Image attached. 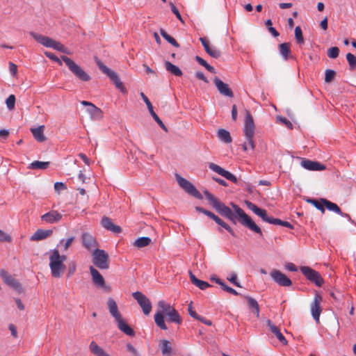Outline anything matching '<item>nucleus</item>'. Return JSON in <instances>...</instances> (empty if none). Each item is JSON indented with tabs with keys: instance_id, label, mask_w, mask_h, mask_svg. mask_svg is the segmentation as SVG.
Segmentation results:
<instances>
[{
	"instance_id": "1",
	"label": "nucleus",
	"mask_w": 356,
	"mask_h": 356,
	"mask_svg": "<svg viewBox=\"0 0 356 356\" xmlns=\"http://www.w3.org/2000/svg\"><path fill=\"white\" fill-rule=\"evenodd\" d=\"M204 194L213 207L222 216L229 219L234 224H236L238 220L243 226L251 231L262 236L261 228L248 216L244 211L238 205L232 203L231 205L234 211L225 204L220 202L214 195L208 191H205Z\"/></svg>"
},
{
	"instance_id": "2",
	"label": "nucleus",
	"mask_w": 356,
	"mask_h": 356,
	"mask_svg": "<svg viewBox=\"0 0 356 356\" xmlns=\"http://www.w3.org/2000/svg\"><path fill=\"white\" fill-rule=\"evenodd\" d=\"M158 306L161 308V311H158L154 315V321L156 325L162 330H168L164 321V314L168 317L170 322L181 324L182 322L181 318L177 311L172 307L169 303L163 300H160L158 302Z\"/></svg>"
},
{
	"instance_id": "3",
	"label": "nucleus",
	"mask_w": 356,
	"mask_h": 356,
	"mask_svg": "<svg viewBox=\"0 0 356 356\" xmlns=\"http://www.w3.org/2000/svg\"><path fill=\"white\" fill-rule=\"evenodd\" d=\"M49 254V265L51 275L55 278H59L63 275L66 268L64 264V261L66 259V256L60 255L58 250L56 248L51 250Z\"/></svg>"
},
{
	"instance_id": "4",
	"label": "nucleus",
	"mask_w": 356,
	"mask_h": 356,
	"mask_svg": "<svg viewBox=\"0 0 356 356\" xmlns=\"http://www.w3.org/2000/svg\"><path fill=\"white\" fill-rule=\"evenodd\" d=\"M255 131V125L253 120V117L251 113L247 110L245 111V119L243 132L246 138V142L243 145V149L244 151H247L248 149H254L255 144L254 141Z\"/></svg>"
},
{
	"instance_id": "5",
	"label": "nucleus",
	"mask_w": 356,
	"mask_h": 356,
	"mask_svg": "<svg viewBox=\"0 0 356 356\" xmlns=\"http://www.w3.org/2000/svg\"><path fill=\"white\" fill-rule=\"evenodd\" d=\"M30 35H31L38 42L41 44L42 45L52 48L55 50H57L58 51L70 54V51L67 48H66L63 44H61L60 42L56 41L53 40L51 38H49L47 36L42 35L41 34L37 33L33 31L29 32Z\"/></svg>"
},
{
	"instance_id": "6",
	"label": "nucleus",
	"mask_w": 356,
	"mask_h": 356,
	"mask_svg": "<svg viewBox=\"0 0 356 356\" xmlns=\"http://www.w3.org/2000/svg\"><path fill=\"white\" fill-rule=\"evenodd\" d=\"M62 60L68 67L69 70L73 74L82 81H88L90 80V76L74 60L65 56H61Z\"/></svg>"
},
{
	"instance_id": "7",
	"label": "nucleus",
	"mask_w": 356,
	"mask_h": 356,
	"mask_svg": "<svg viewBox=\"0 0 356 356\" xmlns=\"http://www.w3.org/2000/svg\"><path fill=\"white\" fill-rule=\"evenodd\" d=\"M92 263L100 269L109 268V256L106 251L96 248L92 253Z\"/></svg>"
},
{
	"instance_id": "8",
	"label": "nucleus",
	"mask_w": 356,
	"mask_h": 356,
	"mask_svg": "<svg viewBox=\"0 0 356 356\" xmlns=\"http://www.w3.org/2000/svg\"><path fill=\"white\" fill-rule=\"evenodd\" d=\"M96 63L98 65L100 70L111 79V80L114 83L115 87L118 89H119L121 92L124 93L127 92L126 88H124L122 82L120 81L116 72L106 67L105 65L103 64L102 62H101L99 60L96 61Z\"/></svg>"
},
{
	"instance_id": "9",
	"label": "nucleus",
	"mask_w": 356,
	"mask_h": 356,
	"mask_svg": "<svg viewBox=\"0 0 356 356\" xmlns=\"http://www.w3.org/2000/svg\"><path fill=\"white\" fill-rule=\"evenodd\" d=\"M176 179L181 188H182L189 195L199 199H202V194L196 189V188L188 180L183 178L179 175L176 174Z\"/></svg>"
},
{
	"instance_id": "10",
	"label": "nucleus",
	"mask_w": 356,
	"mask_h": 356,
	"mask_svg": "<svg viewBox=\"0 0 356 356\" xmlns=\"http://www.w3.org/2000/svg\"><path fill=\"white\" fill-rule=\"evenodd\" d=\"M300 270L307 280L315 283L318 286H321L323 284V279L321 276L320 273L310 267L302 266L300 268Z\"/></svg>"
},
{
	"instance_id": "11",
	"label": "nucleus",
	"mask_w": 356,
	"mask_h": 356,
	"mask_svg": "<svg viewBox=\"0 0 356 356\" xmlns=\"http://www.w3.org/2000/svg\"><path fill=\"white\" fill-rule=\"evenodd\" d=\"M132 296L142 308L143 313L148 315L152 310V303L149 298L140 291L133 293Z\"/></svg>"
},
{
	"instance_id": "12",
	"label": "nucleus",
	"mask_w": 356,
	"mask_h": 356,
	"mask_svg": "<svg viewBox=\"0 0 356 356\" xmlns=\"http://www.w3.org/2000/svg\"><path fill=\"white\" fill-rule=\"evenodd\" d=\"M270 275L274 282L281 286H290L292 285L291 280L279 270H272Z\"/></svg>"
},
{
	"instance_id": "13",
	"label": "nucleus",
	"mask_w": 356,
	"mask_h": 356,
	"mask_svg": "<svg viewBox=\"0 0 356 356\" xmlns=\"http://www.w3.org/2000/svg\"><path fill=\"white\" fill-rule=\"evenodd\" d=\"M81 104L87 106L86 111L92 120H99L103 118L102 111L92 103L87 101H81Z\"/></svg>"
},
{
	"instance_id": "14",
	"label": "nucleus",
	"mask_w": 356,
	"mask_h": 356,
	"mask_svg": "<svg viewBox=\"0 0 356 356\" xmlns=\"http://www.w3.org/2000/svg\"><path fill=\"white\" fill-rule=\"evenodd\" d=\"M209 168L211 170L217 172L218 175L224 177L229 181H231L235 184H236L238 182V179L235 175H234L229 171L225 170V169H223L220 166L218 165L217 164H215L213 163H210L209 164Z\"/></svg>"
},
{
	"instance_id": "15",
	"label": "nucleus",
	"mask_w": 356,
	"mask_h": 356,
	"mask_svg": "<svg viewBox=\"0 0 356 356\" xmlns=\"http://www.w3.org/2000/svg\"><path fill=\"white\" fill-rule=\"evenodd\" d=\"M322 301V297L316 294L314 296V300L310 306L311 313L314 318V319L316 321H319V317L321 315V313L322 312L321 307V302Z\"/></svg>"
},
{
	"instance_id": "16",
	"label": "nucleus",
	"mask_w": 356,
	"mask_h": 356,
	"mask_svg": "<svg viewBox=\"0 0 356 356\" xmlns=\"http://www.w3.org/2000/svg\"><path fill=\"white\" fill-rule=\"evenodd\" d=\"M245 204L248 208L252 211L257 216L260 217L264 221L270 223L272 217L268 216L267 211L265 209L259 208L254 203L246 201Z\"/></svg>"
},
{
	"instance_id": "17",
	"label": "nucleus",
	"mask_w": 356,
	"mask_h": 356,
	"mask_svg": "<svg viewBox=\"0 0 356 356\" xmlns=\"http://www.w3.org/2000/svg\"><path fill=\"white\" fill-rule=\"evenodd\" d=\"M62 214L56 210H51L42 216H41V220L48 224H53L58 222L62 219Z\"/></svg>"
},
{
	"instance_id": "18",
	"label": "nucleus",
	"mask_w": 356,
	"mask_h": 356,
	"mask_svg": "<svg viewBox=\"0 0 356 356\" xmlns=\"http://www.w3.org/2000/svg\"><path fill=\"white\" fill-rule=\"evenodd\" d=\"M140 96L143 101L145 102V104L147 105V107L154 120L158 123V124L161 127V128L163 130H164L165 131H168L167 127L165 126V124L163 123V122L156 115V113L154 111L152 104L147 98V97L143 92L140 93Z\"/></svg>"
},
{
	"instance_id": "19",
	"label": "nucleus",
	"mask_w": 356,
	"mask_h": 356,
	"mask_svg": "<svg viewBox=\"0 0 356 356\" xmlns=\"http://www.w3.org/2000/svg\"><path fill=\"white\" fill-rule=\"evenodd\" d=\"M82 244L88 250H95L97 248L98 243L96 238L89 233H83L81 236Z\"/></svg>"
},
{
	"instance_id": "20",
	"label": "nucleus",
	"mask_w": 356,
	"mask_h": 356,
	"mask_svg": "<svg viewBox=\"0 0 356 356\" xmlns=\"http://www.w3.org/2000/svg\"><path fill=\"white\" fill-rule=\"evenodd\" d=\"M213 82L219 92L226 97H232L234 93L229 86L218 78H215Z\"/></svg>"
},
{
	"instance_id": "21",
	"label": "nucleus",
	"mask_w": 356,
	"mask_h": 356,
	"mask_svg": "<svg viewBox=\"0 0 356 356\" xmlns=\"http://www.w3.org/2000/svg\"><path fill=\"white\" fill-rule=\"evenodd\" d=\"M200 40L204 47L205 51L211 57L214 58H218L221 56L220 50L216 49L215 47H212L209 44L208 40L205 38H200Z\"/></svg>"
},
{
	"instance_id": "22",
	"label": "nucleus",
	"mask_w": 356,
	"mask_h": 356,
	"mask_svg": "<svg viewBox=\"0 0 356 356\" xmlns=\"http://www.w3.org/2000/svg\"><path fill=\"white\" fill-rule=\"evenodd\" d=\"M301 166L309 170L319 171L325 169V166L317 161H313L309 159H303L301 162Z\"/></svg>"
},
{
	"instance_id": "23",
	"label": "nucleus",
	"mask_w": 356,
	"mask_h": 356,
	"mask_svg": "<svg viewBox=\"0 0 356 356\" xmlns=\"http://www.w3.org/2000/svg\"><path fill=\"white\" fill-rule=\"evenodd\" d=\"M102 225L107 230H109L115 234H120L122 232V229L120 226L115 225L111 219L108 217H103L101 221Z\"/></svg>"
},
{
	"instance_id": "24",
	"label": "nucleus",
	"mask_w": 356,
	"mask_h": 356,
	"mask_svg": "<svg viewBox=\"0 0 356 356\" xmlns=\"http://www.w3.org/2000/svg\"><path fill=\"white\" fill-rule=\"evenodd\" d=\"M53 234L52 229H38L35 231V232L31 236V241H38L44 240L49 236H51Z\"/></svg>"
},
{
	"instance_id": "25",
	"label": "nucleus",
	"mask_w": 356,
	"mask_h": 356,
	"mask_svg": "<svg viewBox=\"0 0 356 356\" xmlns=\"http://www.w3.org/2000/svg\"><path fill=\"white\" fill-rule=\"evenodd\" d=\"M90 272L92 276L93 282L100 287H104L105 285V280L99 272L92 266L90 267Z\"/></svg>"
},
{
	"instance_id": "26",
	"label": "nucleus",
	"mask_w": 356,
	"mask_h": 356,
	"mask_svg": "<svg viewBox=\"0 0 356 356\" xmlns=\"http://www.w3.org/2000/svg\"><path fill=\"white\" fill-rule=\"evenodd\" d=\"M107 305L111 315L115 319H119L122 317L120 312L118 310L116 302L112 298H109L107 301Z\"/></svg>"
},
{
	"instance_id": "27",
	"label": "nucleus",
	"mask_w": 356,
	"mask_h": 356,
	"mask_svg": "<svg viewBox=\"0 0 356 356\" xmlns=\"http://www.w3.org/2000/svg\"><path fill=\"white\" fill-rule=\"evenodd\" d=\"M0 275L6 283L8 285L14 287L15 289H19L21 287L20 284L14 279L10 275H9L6 270H1Z\"/></svg>"
},
{
	"instance_id": "28",
	"label": "nucleus",
	"mask_w": 356,
	"mask_h": 356,
	"mask_svg": "<svg viewBox=\"0 0 356 356\" xmlns=\"http://www.w3.org/2000/svg\"><path fill=\"white\" fill-rule=\"evenodd\" d=\"M267 325L269 327V330L271 331L272 333H273L276 336L278 340L282 344L286 345L287 343V341L283 336V334L281 333L280 329L275 325H274L270 320L267 321Z\"/></svg>"
},
{
	"instance_id": "29",
	"label": "nucleus",
	"mask_w": 356,
	"mask_h": 356,
	"mask_svg": "<svg viewBox=\"0 0 356 356\" xmlns=\"http://www.w3.org/2000/svg\"><path fill=\"white\" fill-rule=\"evenodd\" d=\"M115 321L120 331L128 336H134L135 334L133 329L123 320L122 317H120V320L117 319Z\"/></svg>"
},
{
	"instance_id": "30",
	"label": "nucleus",
	"mask_w": 356,
	"mask_h": 356,
	"mask_svg": "<svg viewBox=\"0 0 356 356\" xmlns=\"http://www.w3.org/2000/svg\"><path fill=\"white\" fill-rule=\"evenodd\" d=\"M89 350L95 356H110L102 347L92 341L89 345Z\"/></svg>"
},
{
	"instance_id": "31",
	"label": "nucleus",
	"mask_w": 356,
	"mask_h": 356,
	"mask_svg": "<svg viewBox=\"0 0 356 356\" xmlns=\"http://www.w3.org/2000/svg\"><path fill=\"white\" fill-rule=\"evenodd\" d=\"M44 125L40 126L37 128L31 129V131L33 134L34 138L40 143L44 142L47 139L44 135Z\"/></svg>"
},
{
	"instance_id": "32",
	"label": "nucleus",
	"mask_w": 356,
	"mask_h": 356,
	"mask_svg": "<svg viewBox=\"0 0 356 356\" xmlns=\"http://www.w3.org/2000/svg\"><path fill=\"white\" fill-rule=\"evenodd\" d=\"M191 282L201 290H205L211 286L207 282L197 279L191 272H189Z\"/></svg>"
},
{
	"instance_id": "33",
	"label": "nucleus",
	"mask_w": 356,
	"mask_h": 356,
	"mask_svg": "<svg viewBox=\"0 0 356 356\" xmlns=\"http://www.w3.org/2000/svg\"><path fill=\"white\" fill-rule=\"evenodd\" d=\"M321 201L323 202L324 207H325L329 211H333L339 215H343L341 209L337 204L333 203L326 199H321Z\"/></svg>"
},
{
	"instance_id": "34",
	"label": "nucleus",
	"mask_w": 356,
	"mask_h": 356,
	"mask_svg": "<svg viewBox=\"0 0 356 356\" xmlns=\"http://www.w3.org/2000/svg\"><path fill=\"white\" fill-rule=\"evenodd\" d=\"M165 67L167 71L170 72L177 76H181L182 75L181 70L175 65L172 64L170 61H165Z\"/></svg>"
},
{
	"instance_id": "35",
	"label": "nucleus",
	"mask_w": 356,
	"mask_h": 356,
	"mask_svg": "<svg viewBox=\"0 0 356 356\" xmlns=\"http://www.w3.org/2000/svg\"><path fill=\"white\" fill-rule=\"evenodd\" d=\"M151 242H152V239L149 237L143 236V237H140V238H137L134 241V245L138 248H142L149 245L151 243Z\"/></svg>"
},
{
	"instance_id": "36",
	"label": "nucleus",
	"mask_w": 356,
	"mask_h": 356,
	"mask_svg": "<svg viewBox=\"0 0 356 356\" xmlns=\"http://www.w3.org/2000/svg\"><path fill=\"white\" fill-rule=\"evenodd\" d=\"M245 298L248 300V304L250 307V309H252V312L257 315V316H259V307L258 302L257 300L250 296H245Z\"/></svg>"
},
{
	"instance_id": "37",
	"label": "nucleus",
	"mask_w": 356,
	"mask_h": 356,
	"mask_svg": "<svg viewBox=\"0 0 356 356\" xmlns=\"http://www.w3.org/2000/svg\"><path fill=\"white\" fill-rule=\"evenodd\" d=\"M218 136L220 140L225 143H230L232 140L229 132L223 129L218 130Z\"/></svg>"
},
{
	"instance_id": "38",
	"label": "nucleus",
	"mask_w": 356,
	"mask_h": 356,
	"mask_svg": "<svg viewBox=\"0 0 356 356\" xmlns=\"http://www.w3.org/2000/svg\"><path fill=\"white\" fill-rule=\"evenodd\" d=\"M160 347L163 355L170 356L172 354V348L168 340L163 339L161 341Z\"/></svg>"
},
{
	"instance_id": "39",
	"label": "nucleus",
	"mask_w": 356,
	"mask_h": 356,
	"mask_svg": "<svg viewBox=\"0 0 356 356\" xmlns=\"http://www.w3.org/2000/svg\"><path fill=\"white\" fill-rule=\"evenodd\" d=\"M49 162L48 161H35L29 165V168L44 170L47 169L49 167Z\"/></svg>"
},
{
	"instance_id": "40",
	"label": "nucleus",
	"mask_w": 356,
	"mask_h": 356,
	"mask_svg": "<svg viewBox=\"0 0 356 356\" xmlns=\"http://www.w3.org/2000/svg\"><path fill=\"white\" fill-rule=\"evenodd\" d=\"M280 52L285 60H287L291 53L290 46L289 43H282L279 46Z\"/></svg>"
},
{
	"instance_id": "41",
	"label": "nucleus",
	"mask_w": 356,
	"mask_h": 356,
	"mask_svg": "<svg viewBox=\"0 0 356 356\" xmlns=\"http://www.w3.org/2000/svg\"><path fill=\"white\" fill-rule=\"evenodd\" d=\"M218 225H220L223 228H225L227 231H228L233 236L236 237L235 232L234 230L231 228V227L225 222L221 218H220L218 216H216L215 219L213 220Z\"/></svg>"
},
{
	"instance_id": "42",
	"label": "nucleus",
	"mask_w": 356,
	"mask_h": 356,
	"mask_svg": "<svg viewBox=\"0 0 356 356\" xmlns=\"http://www.w3.org/2000/svg\"><path fill=\"white\" fill-rule=\"evenodd\" d=\"M160 33L163 36V38H165L172 45H173L175 47H179V43L176 41V40L172 36H170L169 34H168L165 30L162 29H160Z\"/></svg>"
},
{
	"instance_id": "43",
	"label": "nucleus",
	"mask_w": 356,
	"mask_h": 356,
	"mask_svg": "<svg viewBox=\"0 0 356 356\" xmlns=\"http://www.w3.org/2000/svg\"><path fill=\"white\" fill-rule=\"evenodd\" d=\"M307 202L313 204L317 209L320 210L323 213L325 212L324 204L321 200L318 201L314 199H308Z\"/></svg>"
},
{
	"instance_id": "44",
	"label": "nucleus",
	"mask_w": 356,
	"mask_h": 356,
	"mask_svg": "<svg viewBox=\"0 0 356 356\" xmlns=\"http://www.w3.org/2000/svg\"><path fill=\"white\" fill-rule=\"evenodd\" d=\"M295 37L297 40V42L299 44L304 43V38L302 36V29L300 26H296L295 28Z\"/></svg>"
},
{
	"instance_id": "45",
	"label": "nucleus",
	"mask_w": 356,
	"mask_h": 356,
	"mask_svg": "<svg viewBox=\"0 0 356 356\" xmlns=\"http://www.w3.org/2000/svg\"><path fill=\"white\" fill-rule=\"evenodd\" d=\"M346 59L348 62L350 69L351 70L355 69L356 67V56H355L351 53H348L346 54Z\"/></svg>"
},
{
	"instance_id": "46",
	"label": "nucleus",
	"mask_w": 356,
	"mask_h": 356,
	"mask_svg": "<svg viewBox=\"0 0 356 356\" xmlns=\"http://www.w3.org/2000/svg\"><path fill=\"white\" fill-rule=\"evenodd\" d=\"M336 72L332 70H327L325 71V81L326 83H330L334 79Z\"/></svg>"
},
{
	"instance_id": "47",
	"label": "nucleus",
	"mask_w": 356,
	"mask_h": 356,
	"mask_svg": "<svg viewBox=\"0 0 356 356\" xmlns=\"http://www.w3.org/2000/svg\"><path fill=\"white\" fill-rule=\"evenodd\" d=\"M339 54V49L337 47H331L327 51V56L330 58H336L338 57Z\"/></svg>"
},
{
	"instance_id": "48",
	"label": "nucleus",
	"mask_w": 356,
	"mask_h": 356,
	"mask_svg": "<svg viewBox=\"0 0 356 356\" xmlns=\"http://www.w3.org/2000/svg\"><path fill=\"white\" fill-rule=\"evenodd\" d=\"M15 97L14 95H10L6 101V106L9 110H13L15 108Z\"/></svg>"
},
{
	"instance_id": "49",
	"label": "nucleus",
	"mask_w": 356,
	"mask_h": 356,
	"mask_svg": "<svg viewBox=\"0 0 356 356\" xmlns=\"http://www.w3.org/2000/svg\"><path fill=\"white\" fill-rule=\"evenodd\" d=\"M12 241V237L3 230L0 229V242H8Z\"/></svg>"
},
{
	"instance_id": "50",
	"label": "nucleus",
	"mask_w": 356,
	"mask_h": 356,
	"mask_svg": "<svg viewBox=\"0 0 356 356\" xmlns=\"http://www.w3.org/2000/svg\"><path fill=\"white\" fill-rule=\"evenodd\" d=\"M170 8H171V10L172 12L176 15V17H177V19L181 22L182 23H184V20L178 10V9L176 8V6H175V4L172 3V2H170Z\"/></svg>"
},
{
	"instance_id": "51",
	"label": "nucleus",
	"mask_w": 356,
	"mask_h": 356,
	"mask_svg": "<svg viewBox=\"0 0 356 356\" xmlns=\"http://www.w3.org/2000/svg\"><path fill=\"white\" fill-rule=\"evenodd\" d=\"M126 347L127 351L131 353L133 356H140L138 350L134 347L132 344L129 343L127 344Z\"/></svg>"
},
{
	"instance_id": "52",
	"label": "nucleus",
	"mask_w": 356,
	"mask_h": 356,
	"mask_svg": "<svg viewBox=\"0 0 356 356\" xmlns=\"http://www.w3.org/2000/svg\"><path fill=\"white\" fill-rule=\"evenodd\" d=\"M221 287H222V289L224 291H227V292H228V293H232V294H233V295H234V296H237V295H238V293L235 289H232V288H231V287L228 286H227V284H225V283H223V284H222V286H221Z\"/></svg>"
},
{
	"instance_id": "53",
	"label": "nucleus",
	"mask_w": 356,
	"mask_h": 356,
	"mask_svg": "<svg viewBox=\"0 0 356 356\" xmlns=\"http://www.w3.org/2000/svg\"><path fill=\"white\" fill-rule=\"evenodd\" d=\"M227 280L238 287H241L240 284L237 282V275L235 273H232L230 277H227Z\"/></svg>"
},
{
	"instance_id": "54",
	"label": "nucleus",
	"mask_w": 356,
	"mask_h": 356,
	"mask_svg": "<svg viewBox=\"0 0 356 356\" xmlns=\"http://www.w3.org/2000/svg\"><path fill=\"white\" fill-rule=\"evenodd\" d=\"M54 189L56 192L59 193L61 190H65L66 186L62 182H56L54 184Z\"/></svg>"
},
{
	"instance_id": "55",
	"label": "nucleus",
	"mask_w": 356,
	"mask_h": 356,
	"mask_svg": "<svg viewBox=\"0 0 356 356\" xmlns=\"http://www.w3.org/2000/svg\"><path fill=\"white\" fill-rule=\"evenodd\" d=\"M9 70L10 73L15 76L17 73V66L12 62L9 63Z\"/></svg>"
},
{
	"instance_id": "56",
	"label": "nucleus",
	"mask_w": 356,
	"mask_h": 356,
	"mask_svg": "<svg viewBox=\"0 0 356 356\" xmlns=\"http://www.w3.org/2000/svg\"><path fill=\"white\" fill-rule=\"evenodd\" d=\"M74 240V236H71L66 240V241L65 242L64 245H63L64 250H67L69 248V247L72 245Z\"/></svg>"
},
{
	"instance_id": "57",
	"label": "nucleus",
	"mask_w": 356,
	"mask_h": 356,
	"mask_svg": "<svg viewBox=\"0 0 356 356\" xmlns=\"http://www.w3.org/2000/svg\"><path fill=\"white\" fill-rule=\"evenodd\" d=\"M188 312L190 316L195 319H197L200 316L194 310H193L191 304L188 305Z\"/></svg>"
},
{
	"instance_id": "58",
	"label": "nucleus",
	"mask_w": 356,
	"mask_h": 356,
	"mask_svg": "<svg viewBox=\"0 0 356 356\" xmlns=\"http://www.w3.org/2000/svg\"><path fill=\"white\" fill-rule=\"evenodd\" d=\"M286 268L291 272L297 271V267L293 263H288L285 266Z\"/></svg>"
},
{
	"instance_id": "59",
	"label": "nucleus",
	"mask_w": 356,
	"mask_h": 356,
	"mask_svg": "<svg viewBox=\"0 0 356 356\" xmlns=\"http://www.w3.org/2000/svg\"><path fill=\"white\" fill-rule=\"evenodd\" d=\"M283 220H280V219H278V218H271L270 220V224H273V225H282V223H283Z\"/></svg>"
},
{
	"instance_id": "60",
	"label": "nucleus",
	"mask_w": 356,
	"mask_h": 356,
	"mask_svg": "<svg viewBox=\"0 0 356 356\" xmlns=\"http://www.w3.org/2000/svg\"><path fill=\"white\" fill-rule=\"evenodd\" d=\"M196 77L200 80H202L203 81H204L205 83H207L208 82V80L206 78V76H204V73L202 72H197L196 73Z\"/></svg>"
},
{
	"instance_id": "61",
	"label": "nucleus",
	"mask_w": 356,
	"mask_h": 356,
	"mask_svg": "<svg viewBox=\"0 0 356 356\" xmlns=\"http://www.w3.org/2000/svg\"><path fill=\"white\" fill-rule=\"evenodd\" d=\"M197 320L201 321L202 323H204L207 325H211L212 323L210 320L206 319L205 318L199 316Z\"/></svg>"
},
{
	"instance_id": "62",
	"label": "nucleus",
	"mask_w": 356,
	"mask_h": 356,
	"mask_svg": "<svg viewBox=\"0 0 356 356\" xmlns=\"http://www.w3.org/2000/svg\"><path fill=\"white\" fill-rule=\"evenodd\" d=\"M320 26H321V29H323L324 31H326L327 29V17H325L321 22Z\"/></svg>"
},
{
	"instance_id": "63",
	"label": "nucleus",
	"mask_w": 356,
	"mask_h": 356,
	"mask_svg": "<svg viewBox=\"0 0 356 356\" xmlns=\"http://www.w3.org/2000/svg\"><path fill=\"white\" fill-rule=\"evenodd\" d=\"M9 131L6 129L0 130V138L6 139L9 136Z\"/></svg>"
},
{
	"instance_id": "64",
	"label": "nucleus",
	"mask_w": 356,
	"mask_h": 356,
	"mask_svg": "<svg viewBox=\"0 0 356 356\" xmlns=\"http://www.w3.org/2000/svg\"><path fill=\"white\" fill-rule=\"evenodd\" d=\"M195 60L198 62V63L202 66H204V67L207 65V63L205 60H204L203 58H202L201 57L197 56L195 57Z\"/></svg>"
}]
</instances>
